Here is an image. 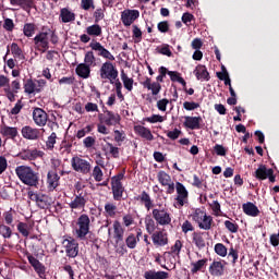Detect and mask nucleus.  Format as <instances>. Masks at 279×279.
<instances>
[{"label": "nucleus", "instance_id": "nucleus-33", "mask_svg": "<svg viewBox=\"0 0 279 279\" xmlns=\"http://www.w3.org/2000/svg\"><path fill=\"white\" fill-rule=\"evenodd\" d=\"M59 19H61L62 23H72V21H75V13L69 8H63L60 10Z\"/></svg>", "mask_w": 279, "mask_h": 279}, {"label": "nucleus", "instance_id": "nucleus-56", "mask_svg": "<svg viewBox=\"0 0 279 279\" xmlns=\"http://www.w3.org/2000/svg\"><path fill=\"white\" fill-rule=\"evenodd\" d=\"M182 247H183L182 241L177 240L174 242V245L171 246L170 248V254H175V256H180V252H182Z\"/></svg>", "mask_w": 279, "mask_h": 279}, {"label": "nucleus", "instance_id": "nucleus-52", "mask_svg": "<svg viewBox=\"0 0 279 279\" xmlns=\"http://www.w3.org/2000/svg\"><path fill=\"white\" fill-rule=\"evenodd\" d=\"M89 47L93 51H98V56L101 57V54L104 53V50L106 49L101 43L99 41H95L93 40L90 44H89Z\"/></svg>", "mask_w": 279, "mask_h": 279}, {"label": "nucleus", "instance_id": "nucleus-42", "mask_svg": "<svg viewBox=\"0 0 279 279\" xmlns=\"http://www.w3.org/2000/svg\"><path fill=\"white\" fill-rule=\"evenodd\" d=\"M97 59L95 58V53L93 51H87L84 57V63L87 66H96Z\"/></svg>", "mask_w": 279, "mask_h": 279}, {"label": "nucleus", "instance_id": "nucleus-16", "mask_svg": "<svg viewBox=\"0 0 279 279\" xmlns=\"http://www.w3.org/2000/svg\"><path fill=\"white\" fill-rule=\"evenodd\" d=\"M138 16H141V12H138V10H124L121 13V21L123 23V26L130 27V25H132V23H134V21H136Z\"/></svg>", "mask_w": 279, "mask_h": 279}, {"label": "nucleus", "instance_id": "nucleus-36", "mask_svg": "<svg viewBox=\"0 0 279 279\" xmlns=\"http://www.w3.org/2000/svg\"><path fill=\"white\" fill-rule=\"evenodd\" d=\"M117 204L108 202L105 204V217H110L111 219H114L117 217Z\"/></svg>", "mask_w": 279, "mask_h": 279}, {"label": "nucleus", "instance_id": "nucleus-13", "mask_svg": "<svg viewBox=\"0 0 279 279\" xmlns=\"http://www.w3.org/2000/svg\"><path fill=\"white\" fill-rule=\"evenodd\" d=\"M150 234L155 247H165V245H169V234L165 232V230L155 231Z\"/></svg>", "mask_w": 279, "mask_h": 279}, {"label": "nucleus", "instance_id": "nucleus-50", "mask_svg": "<svg viewBox=\"0 0 279 279\" xmlns=\"http://www.w3.org/2000/svg\"><path fill=\"white\" fill-rule=\"evenodd\" d=\"M106 8H98L95 10L94 12V21L95 23H99V21H104V19H106Z\"/></svg>", "mask_w": 279, "mask_h": 279}, {"label": "nucleus", "instance_id": "nucleus-23", "mask_svg": "<svg viewBox=\"0 0 279 279\" xmlns=\"http://www.w3.org/2000/svg\"><path fill=\"white\" fill-rule=\"evenodd\" d=\"M10 3L11 5H17L23 9L27 14L32 12V9L36 8L34 0H10Z\"/></svg>", "mask_w": 279, "mask_h": 279}, {"label": "nucleus", "instance_id": "nucleus-4", "mask_svg": "<svg viewBox=\"0 0 279 279\" xmlns=\"http://www.w3.org/2000/svg\"><path fill=\"white\" fill-rule=\"evenodd\" d=\"M88 203V194L84 192V190L77 185L74 191V197L68 204L71 210H84L86 208V204Z\"/></svg>", "mask_w": 279, "mask_h": 279}, {"label": "nucleus", "instance_id": "nucleus-48", "mask_svg": "<svg viewBox=\"0 0 279 279\" xmlns=\"http://www.w3.org/2000/svg\"><path fill=\"white\" fill-rule=\"evenodd\" d=\"M137 243L138 242H137L136 235H134V233L129 234L128 238L125 239V245H126V247H129V250H135Z\"/></svg>", "mask_w": 279, "mask_h": 279}, {"label": "nucleus", "instance_id": "nucleus-26", "mask_svg": "<svg viewBox=\"0 0 279 279\" xmlns=\"http://www.w3.org/2000/svg\"><path fill=\"white\" fill-rule=\"evenodd\" d=\"M242 210L247 217H258V215H260V209H258V206L252 202L244 203L242 205Z\"/></svg>", "mask_w": 279, "mask_h": 279}, {"label": "nucleus", "instance_id": "nucleus-20", "mask_svg": "<svg viewBox=\"0 0 279 279\" xmlns=\"http://www.w3.org/2000/svg\"><path fill=\"white\" fill-rule=\"evenodd\" d=\"M46 182L48 191L52 192L60 186V175L56 171H48Z\"/></svg>", "mask_w": 279, "mask_h": 279}, {"label": "nucleus", "instance_id": "nucleus-43", "mask_svg": "<svg viewBox=\"0 0 279 279\" xmlns=\"http://www.w3.org/2000/svg\"><path fill=\"white\" fill-rule=\"evenodd\" d=\"M206 211L202 208H196L195 211L192 214V219L199 226L202 222L203 218L206 217Z\"/></svg>", "mask_w": 279, "mask_h": 279}, {"label": "nucleus", "instance_id": "nucleus-7", "mask_svg": "<svg viewBox=\"0 0 279 279\" xmlns=\"http://www.w3.org/2000/svg\"><path fill=\"white\" fill-rule=\"evenodd\" d=\"M99 73L100 80H109L110 84H114V81L119 77V70L110 61L102 63Z\"/></svg>", "mask_w": 279, "mask_h": 279}, {"label": "nucleus", "instance_id": "nucleus-62", "mask_svg": "<svg viewBox=\"0 0 279 279\" xmlns=\"http://www.w3.org/2000/svg\"><path fill=\"white\" fill-rule=\"evenodd\" d=\"M133 38L135 39V43H141L143 40V32L136 25H133Z\"/></svg>", "mask_w": 279, "mask_h": 279}, {"label": "nucleus", "instance_id": "nucleus-38", "mask_svg": "<svg viewBox=\"0 0 279 279\" xmlns=\"http://www.w3.org/2000/svg\"><path fill=\"white\" fill-rule=\"evenodd\" d=\"M121 80L123 82V86L124 88H126V90H129V93H132V90L134 89V78H130L128 76V74H125V71H121Z\"/></svg>", "mask_w": 279, "mask_h": 279}, {"label": "nucleus", "instance_id": "nucleus-25", "mask_svg": "<svg viewBox=\"0 0 279 279\" xmlns=\"http://www.w3.org/2000/svg\"><path fill=\"white\" fill-rule=\"evenodd\" d=\"M202 117H185V121L183 123L184 128H189V130H202Z\"/></svg>", "mask_w": 279, "mask_h": 279}, {"label": "nucleus", "instance_id": "nucleus-1", "mask_svg": "<svg viewBox=\"0 0 279 279\" xmlns=\"http://www.w3.org/2000/svg\"><path fill=\"white\" fill-rule=\"evenodd\" d=\"M137 199H140L147 213L151 210V217L156 221L157 226H171V221L173 219L171 211L162 205L154 204V199H151L149 193L143 191Z\"/></svg>", "mask_w": 279, "mask_h": 279}, {"label": "nucleus", "instance_id": "nucleus-29", "mask_svg": "<svg viewBox=\"0 0 279 279\" xmlns=\"http://www.w3.org/2000/svg\"><path fill=\"white\" fill-rule=\"evenodd\" d=\"M204 232L202 231H194L192 233V242L198 250H204L206 247V240L204 239Z\"/></svg>", "mask_w": 279, "mask_h": 279}, {"label": "nucleus", "instance_id": "nucleus-11", "mask_svg": "<svg viewBox=\"0 0 279 279\" xmlns=\"http://www.w3.org/2000/svg\"><path fill=\"white\" fill-rule=\"evenodd\" d=\"M34 45L38 51H41V53H45L47 49H49V33L47 32H39L34 38H33Z\"/></svg>", "mask_w": 279, "mask_h": 279}, {"label": "nucleus", "instance_id": "nucleus-37", "mask_svg": "<svg viewBox=\"0 0 279 279\" xmlns=\"http://www.w3.org/2000/svg\"><path fill=\"white\" fill-rule=\"evenodd\" d=\"M214 223L215 220H213V216H208V214H206L203 220L198 223V228L201 230H211Z\"/></svg>", "mask_w": 279, "mask_h": 279}, {"label": "nucleus", "instance_id": "nucleus-28", "mask_svg": "<svg viewBox=\"0 0 279 279\" xmlns=\"http://www.w3.org/2000/svg\"><path fill=\"white\" fill-rule=\"evenodd\" d=\"M134 132L141 138H145V141H154V134H151V130L143 126V125H135Z\"/></svg>", "mask_w": 279, "mask_h": 279}, {"label": "nucleus", "instance_id": "nucleus-14", "mask_svg": "<svg viewBox=\"0 0 279 279\" xmlns=\"http://www.w3.org/2000/svg\"><path fill=\"white\" fill-rule=\"evenodd\" d=\"M33 121L38 128H45L47 121H49V114H47L45 109L36 107L33 110Z\"/></svg>", "mask_w": 279, "mask_h": 279}, {"label": "nucleus", "instance_id": "nucleus-41", "mask_svg": "<svg viewBox=\"0 0 279 279\" xmlns=\"http://www.w3.org/2000/svg\"><path fill=\"white\" fill-rule=\"evenodd\" d=\"M32 230V226H29L27 222H19L17 223V232L22 234L25 239L29 236V231Z\"/></svg>", "mask_w": 279, "mask_h": 279}, {"label": "nucleus", "instance_id": "nucleus-49", "mask_svg": "<svg viewBox=\"0 0 279 279\" xmlns=\"http://www.w3.org/2000/svg\"><path fill=\"white\" fill-rule=\"evenodd\" d=\"M145 226L148 234H153L154 232H156V220L154 218H146Z\"/></svg>", "mask_w": 279, "mask_h": 279}, {"label": "nucleus", "instance_id": "nucleus-24", "mask_svg": "<svg viewBox=\"0 0 279 279\" xmlns=\"http://www.w3.org/2000/svg\"><path fill=\"white\" fill-rule=\"evenodd\" d=\"M194 75L196 80H201V82L210 81V73H208L206 65L198 64L194 70Z\"/></svg>", "mask_w": 279, "mask_h": 279}, {"label": "nucleus", "instance_id": "nucleus-10", "mask_svg": "<svg viewBox=\"0 0 279 279\" xmlns=\"http://www.w3.org/2000/svg\"><path fill=\"white\" fill-rule=\"evenodd\" d=\"M98 119H99L100 123H105L106 125H108V128L119 125V123H121V116L119 113H114L110 110H106L105 114L100 113L98 116Z\"/></svg>", "mask_w": 279, "mask_h": 279}, {"label": "nucleus", "instance_id": "nucleus-9", "mask_svg": "<svg viewBox=\"0 0 279 279\" xmlns=\"http://www.w3.org/2000/svg\"><path fill=\"white\" fill-rule=\"evenodd\" d=\"M157 180L161 186H167L166 193L168 195H173V193H175V183H173L171 175H169L165 170H160L157 173Z\"/></svg>", "mask_w": 279, "mask_h": 279}, {"label": "nucleus", "instance_id": "nucleus-35", "mask_svg": "<svg viewBox=\"0 0 279 279\" xmlns=\"http://www.w3.org/2000/svg\"><path fill=\"white\" fill-rule=\"evenodd\" d=\"M36 206L39 207L40 210H47L51 208V197H49L47 194H41Z\"/></svg>", "mask_w": 279, "mask_h": 279}, {"label": "nucleus", "instance_id": "nucleus-39", "mask_svg": "<svg viewBox=\"0 0 279 279\" xmlns=\"http://www.w3.org/2000/svg\"><path fill=\"white\" fill-rule=\"evenodd\" d=\"M37 26L34 23H25L23 26V34L26 38H32L36 34Z\"/></svg>", "mask_w": 279, "mask_h": 279}, {"label": "nucleus", "instance_id": "nucleus-8", "mask_svg": "<svg viewBox=\"0 0 279 279\" xmlns=\"http://www.w3.org/2000/svg\"><path fill=\"white\" fill-rule=\"evenodd\" d=\"M71 167L73 171H76V173H82V175H88V173H90V170L93 169L90 161L80 156L72 157Z\"/></svg>", "mask_w": 279, "mask_h": 279}, {"label": "nucleus", "instance_id": "nucleus-18", "mask_svg": "<svg viewBox=\"0 0 279 279\" xmlns=\"http://www.w3.org/2000/svg\"><path fill=\"white\" fill-rule=\"evenodd\" d=\"M27 260L29 263V265L33 266V268L35 269L36 274L39 276V278H45V274L47 271V268L45 267V265H43V263H40V260H38V258L34 257V255L32 254H27Z\"/></svg>", "mask_w": 279, "mask_h": 279}, {"label": "nucleus", "instance_id": "nucleus-44", "mask_svg": "<svg viewBox=\"0 0 279 279\" xmlns=\"http://www.w3.org/2000/svg\"><path fill=\"white\" fill-rule=\"evenodd\" d=\"M214 251L221 258H226L228 256V247L223 245V243H217L214 246Z\"/></svg>", "mask_w": 279, "mask_h": 279}, {"label": "nucleus", "instance_id": "nucleus-54", "mask_svg": "<svg viewBox=\"0 0 279 279\" xmlns=\"http://www.w3.org/2000/svg\"><path fill=\"white\" fill-rule=\"evenodd\" d=\"M181 230L183 234H189V232H195V227L191 221L185 220L181 226Z\"/></svg>", "mask_w": 279, "mask_h": 279}, {"label": "nucleus", "instance_id": "nucleus-5", "mask_svg": "<svg viewBox=\"0 0 279 279\" xmlns=\"http://www.w3.org/2000/svg\"><path fill=\"white\" fill-rule=\"evenodd\" d=\"M76 239L78 241H86V236H88L90 230V217L86 214L81 215L76 220Z\"/></svg>", "mask_w": 279, "mask_h": 279}, {"label": "nucleus", "instance_id": "nucleus-2", "mask_svg": "<svg viewBox=\"0 0 279 279\" xmlns=\"http://www.w3.org/2000/svg\"><path fill=\"white\" fill-rule=\"evenodd\" d=\"M15 175H17L20 182L26 186L38 189L40 184V175L29 166H17L15 168Z\"/></svg>", "mask_w": 279, "mask_h": 279}, {"label": "nucleus", "instance_id": "nucleus-45", "mask_svg": "<svg viewBox=\"0 0 279 279\" xmlns=\"http://www.w3.org/2000/svg\"><path fill=\"white\" fill-rule=\"evenodd\" d=\"M11 53L15 58H19V60H23V58H25V56L23 54V49H21V47L16 43L11 44Z\"/></svg>", "mask_w": 279, "mask_h": 279}, {"label": "nucleus", "instance_id": "nucleus-32", "mask_svg": "<svg viewBox=\"0 0 279 279\" xmlns=\"http://www.w3.org/2000/svg\"><path fill=\"white\" fill-rule=\"evenodd\" d=\"M75 73L82 80H88L90 77V68L85 63H80L75 69Z\"/></svg>", "mask_w": 279, "mask_h": 279}, {"label": "nucleus", "instance_id": "nucleus-40", "mask_svg": "<svg viewBox=\"0 0 279 279\" xmlns=\"http://www.w3.org/2000/svg\"><path fill=\"white\" fill-rule=\"evenodd\" d=\"M86 34L88 36H94V37L101 36L102 34L101 26L99 24L90 25L86 28Z\"/></svg>", "mask_w": 279, "mask_h": 279}, {"label": "nucleus", "instance_id": "nucleus-59", "mask_svg": "<svg viewBox=\"0 0 279 279\" xmlns=\"http://www.w3.org/2000/svg\"><path fill=\"white\" fill-rule=\"evenodd\" d=\"M4 95L9 101L14 102L16 101V92L12 90V87H5L4 89Z\"/></svg>", "mask_w": 279, "mask_h": 279}, {"label": "nucleus", "instance_id": "nucleus-27", "mask_svg": "<svg viewBox=\"0 0 279 279\" xmlns=\"http://www.w3.org/2000/svg\"><path fill=\"white\" fill-rule=\"evenodd\" d=\"M0 134L5 138H11L12 141H14V138L19 136V129L4 124L0 128Z\"/></svg>", "mask_w": 279, "mask_h": 279}, {"label": "nucleus", "instance_id": "nucleus-22", "mask_svg": "<svg viewBox=\"0 0 279 279\" xmlns=\"http://www.w3.org/2000/svg\"><path fill=\"white\" fill-rule=\"evenodd\" d=\"M125 234V229L121 225L119 220L113 221V239L119 245L120 243H123V235Z\"/></svg>", "mask_w": 279, "mask_h": 279}, {"label": "nucleus", "instance_id": "nucleus-30", "mask_svg": "<svg viewBox=\"0 0 279 279\" xmlns=\"http://www.w3.org/2000/svg\"><path fill=\"white\" fill-rule=\"evenodd\" d=\"M269 171H272V169L267 168L266 165L260 163L258 168L255 170L253 175L254 178H256V180H259V181L267 180L269 175Z\"/></svg>", "mask_w": 279, "mask_h": 279}, {"label": "nucleus", "instance_id": "nucleus-63", "mask_svg": "<svg viewBox=\"0 0 279 279\" xmlns=\"http://www.w3.org/2000/svg\"><path fill=\"white\" fill-rule=\"evenodd\" d=\"M81 8L82 10H95V1L94 0H81Z\"/></svg>", "mask_w": 279, "mask_h": 279}, {"label": "nucleus", "instance_id": "nucleus-46", "mask_svg": "<svg viewBox=\"0 0 279 279\" xmlns=\"http://www.w3.org/2000/svg\"><path fill=\"white\" fill-rule=\"evenodd\" d=\"M206 263H208V259H206V258H203V259H199V260H197L195 263H192L191 271L193 274H197V271H202V269H204Z\"/></svg>", "mask_w": 279, "mask_h": 279}, {"label": "nucleus", "instance_id": "nucleus-55", "mask_svg": "<svg viewBox=\"0 0 279 279\" xmlns=\"http://www.w3.org/2000/svg\"><path fill=\"white\" fill-rule=\"evenodd\" d=\"M113 134H114V142L118 143L119 147H121V143L125 141V132L113 130Z\"/></svg>", "mask_w": 279, "mask_h": 279}, {"label": "nucleus", "instance_id": "nucleus-64", "mask_svg": "<svg viewBox=\"0 0 279 279\" xmlns=\"http://www.w3.org/2000/svg\"><path fill=\"white\" fill-rule=\"evenodd\" d=\"M157 29L161 34H167L169 32V22L168 21H162L157 24Z\"/></svg>", "mask_w": 279, "mask_h": 279}, {"label": "nucleus", "instance_id": "nucleus-57", "mask_svg": "<svg viewBox=\"0 0 279 279\" xmlns=\"http://www.w3.org/2000/svg\"><path fill=\"white\" fill-rule=\"evenodd\" d=\"M58 138V134L56 132H52L50 136H48V140L46 142L47 149H53L56 146V140Z\"/></svg>", "mask_w": 279, "mask_h": 279}, {"label": "nucleus", "instance_id": "nucleus-60", "mask_svg": "<svg viewBox=\"0 0 279 279\" xmlns=\"http://www.w3.org/2000/svg\"><path fill=\"white\" fill-rule=\"evenodd\" d=\"M95 143H97V141L93 136H87L83 140V145L85 149H90L92 147H95Z\"/></svg>", "mask_w": 279, "mask_h": 279}, {"label": "nucleus", "instance_id": "nucleus-53", "mask_svg": "<svg viewBox=\"0 0 279 279\" xmlns=\"http://www.w3.org/2000/svg\"><path fill=\"white\" fill-rule=\"evenodd\" d=\"M225 228H227V230L229 232H231L232 234H236V232H239V225H236V222H232L230 220L225 221Z\"/></svg>", "mask_w": 279, "mask_h": 279}, {"label": "nucleus", "instance_id": "nucleus-19", "mask_svg": "<svg viewBox=\"0 0 279 279\" xmlns=\"http://www.w3.org/2000/svg\"><path fill=\"white\" fill-rule=\"evenodd\" d=\"M175 189L178 193L175 201L180 206H184L189 199V191L181 182H177Z\"/></svg>", "mask_w": 279, "mask_h": 279}, {"label": "nucleus", "instance_id": "nucleus-51", "mask_svg": "<svg viewBox=\"0 0 279 279\" xmlns=\"http://www.w3.org/2000/svg\"><path fill=\"white\" fill-rule=\"evenodd\" d=\"M0 234L3 239H12V229L9 226L0 225Z\"/></svg>", "mask_w": 279, "mask_h": 279}, {"label": "nucleus", "instance_id": "nucleus-15", "mask_svg": "<svg viewBox=\"0 0 279 279\" xmlns=\"http://www.w3.org/2000/svg\"><path fill=\"white\" fill-rule=\"evenodd\" d=\"M226 260H214L209 266V274L216 278H221L226 274Z\"/></svg>", "mask_w": 279, "mask_h": 279}, {"label": "nucleus", "instance_id": "nucleus-12", "mask_svg": "<svg viewBox=\"0 0 279 279\" xmlns=\"http://www.w3.org/2000/svg\"><path fill=\"white\" fill-rule=\"evenodd\" d=\"M63 245L65 248V254L69 258L77 257V254H80V244L75 239L70 238L63 240Z\"/></svg>", "mask_w": 279, "mask_h": 279}, {"label": "nucleus", "instance_id": "nucleus-61", "mask_svg": "<svg viewBox=\"0 0 279 279\" xmlns=\"http://www.w3.org/2000/svg\"><path fill=\"white\" fill-rule=\"evenodd\" d=\"M14 20L5 17L3 23V29H5V32H14Z\"/></svg>", "mask_w": 279, "mask_h": 279}, {"label": "nucleus", "instance_id": "nucleus-31", "mask_svg": "<svg viewBox=\"0 0 279 279\" xmlns=\"http://www.w3.org/2000/svg\"><path fill=\"white\" fill-rule=\"evenodd\" d=\"M144 278L145 279H169V272L163 270L156 271L154 269L146 270L144 272Z\"/></svg>", "mask_w": 279, "mask_h": 279}, {"label": "nucleus", "instance_id": "nucleus-47", "mask_svg": "<svg viewBox=\"0 0 279 279\" xmlns=\"http://www.w3.org/2000/svg\"><path fill=\"white\" fill-rule=\"evenodd\" d=\"M92 178H94L95 182H101L104 180V171L101 170V167H94L92 171Z\"/></svg>", "mask_w": 279, "mask_h": 279}, {"label": "nucleus", "instance_id": "nucleus-3", "mask_svg": "<svg viewBox=\"0 0 279 279\" xmlns=\"http://www.w3.org/2000/svg\"><path fill=\"white\" fill-rule=\"evenodd\" d=\"M169 75V70L165 66L159 68V75L156 77L157 82L151 83V78L146 77L144 82H142V86L144 88H147V90H151V95L156 97V95L160 94V90H162V85L160 83L165 82V77Z\"/></svg>", "mask_w": 279, "mask_h": 279}, {"label": "nucleus", "instance_id": "nucleus-58", "mask_svg": "<svg viewBox=\"0 0 279 279\" xmlns=\"http://www.w3.org/2000/svg\"><path fill=\"white\" fill-rule=\"evenodd\" d=\"M107 146L109 147V154L112 156V158H119L120 157V149L119 147L114 146L112 143L107 142Z\"/></svg>", "mask_w": 279, "mask_h": 279}, {"label": "nucleus", "instance_id": "nucleus-17", "mask_svg": "<svg viewBox=\"0 0 279 279\" xmlns=\"http://www.w3.org/2000/svg\"><path fill=\"white\" fill-rule=\"evenodd\" d=\"M21 134L26 141H38L40 138V130L29 125L23 126Z\"/></svg>", "mask_w": 279, "mask_h": 279}, {"label": "nucleus", "instance_id": "nucleus-21", "mask_svg": "<svg viewBox=\"0 0 279 279\" xmlns=\"http://www.w3.org/2000/svg\"><path fill=\"white\" fill-rule=\"evenodd\" d=\"M43 156H45V153L36 148L25 149L20 154L22 160H36L37 158H43Z\"/></svg>", "mask_w": 279, "mask_h": 279}, {"label": "nucleus", "instance_id": "nucleus-34", "mask_svg": "<svg viewBox=\"0 0 279 279\" xmlns=\"http://www.w3.org/2000/svg\"><path fill=\"white\" fill-rule=\"evenodd\" d=\"M40 87H37L32 78L26 80L24 83V93L26 95H34V93H40Z\"/></svg>", "mask_w": 279, "mask_h": 279}, {"label": "nucleus", "instance_id": "nucleus-6", "mask_svg": "<svg viewBox=\"0 0 279 279\" xmlns=\"http://www.w3.org/2000/svg\"><path fill=\"white\" fill-rule=\"evenodd\" d=\"M123 178H125V174L123 172H119L111 178V191L114 202H121V199H125L123 198L125 187L123 186V182H121Z\"/></svg>", "mask_w": 279, "mask_h": 279}]
</instances>
